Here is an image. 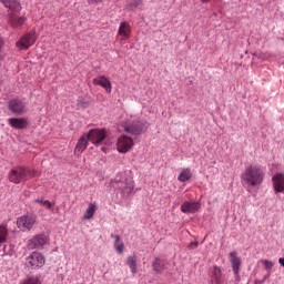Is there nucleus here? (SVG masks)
Here are the masks:
<instances>
[{
	"label": "nucleus",
	"instance_id": "f257e3e1",
	"mask_svg": "<svg viewBox=\"0 0 284 284\" xmlns=\"http://www.w3.org/2000/svg\"><path fill=\"white\" fill-rule=\"evenodd\" d=\"M264 179L265 170H263V166L257 164L246 166L241 175L242 183H244V185H248V187H256L261 185Z\"/></svg>",
	"mask_w": 284,
	"mask_h": 284
},
{
	"label": "nucleus",
	"instance_id": "f03ea898",
	"mask_svg": "<svg viewBox=\"0 0 284 284\" xmlns=\"http://www.w3.org/2000/svg\"><path fill=\"white\" fill-rule=\"evenodd\" d=\"M33 176H37V171H32L26 166H16L8 174L10 183H14L16 185L28 181V179H33Z\"/></svg>",
	"mask_w": 284,
	"mask_h": 284
},
{
	"label": "nucleus",
	"instance_id": "7ed1b4c3",
	"mask_svg": "<svg viewBox=\"0 0 284 284\" xmlns=\"http://www.w3.org/2000/svg\"><path fill=\"white\" fill-rule=\"evenodd\" d=\"M37 225V214L26 213L17 219V227L21 232H30Z\"/></svg>",
	"mask_w": 284,
	"mask_h": 284
},
{
	"label": "nucleus",
	"instance_id": "20e7f679",
	"mask_svg": "<svg viewBox=\"0 0 284 284\" xmlns=\"http://www.w3.org/2000/svg\"><path fill=\"white\" fill-rule=\"evenodd\" d=\"M24 265L29 270H41L45 265V256L34 251L26 258Z\"/></svg>",
	"mask_w": 284,
	"mask_h": 284
},
{
	"label": "nucleus",
	"instance_id": "39448f33",
	"mask_svg": "<svg viewBox=\"0 0 284 284\" xmlns=\"http://www.w3.org/2000/svg\"><path fill=\"white\" fill-rule=\"evenodd\" d=\"M34 43H37V34L34 32H27L19 39L16 47L20 50H29Z\"/></svg>",
	"mask_w": 284,
	"mask_h": 284
},
{
	"label": "nucleus",
	"instance_id": "423d86ee",
	"mask_svg": "<svg viewBox=\"0 0 284 284\" xmlns=\"http://www.w3.org/2000/svg\"><path fill=\"white\" fill-rule=\"evenodd\" d=\"M105 136H108L105 129H93L87 134L88 140L93 143V145H101V143L105 141Z\"/></svg>",
	"mask_w": 284,
	"mask_h": 284
},
{
	"label": "nucleus",
	"instance_id": "0eeeda50",
	"mask_svg": "<svg viewBox=\"0 0 284 284\" xmlns=\"http://www.w3.org/2000/svg\"><path fill=\"white\" fill-rule=\"evenodd\" d=\"M49 240L45 234H38L27 242L28 250H43Z\"/></svg>",
	"mask_w": 284,
	"mask_h": 284
},
{
	"label": "nucleus",
	"instance_id": "6e6552de",
	"mask_svg": "<svg viewBox=\"0 0 284 284\" xmlns=\"http://www.w3.org/2000/svg\"><path fill=\"white\" fill-rule=\"evenodd\" d=\"M8 109L12 114L21 115L28 112V104L20 99H13L9 101Z\"/></svg>",
	"mask_w": 284,
	"mask_h": 284
},
{
	"label": "nucleus",
	"instance_id": "1a4fd4ad",
	"mask_svg": "<svg viewBox=\"0 0 284 284\" xmlns=\"http://www.w3.org/2000/svg\"><path fill=\"white\" fill-rule=\"evenodd\" d=\"M118 152L121 154H126L130 152L131 148H134V140L126 135H121L116 142Z\"/></svg>",
	"mask_w": 284,
	"mask_h": 284
},
{
	"label": "nucleus",
	"instance_id": "9d476101",
	"mask_svg": "<svg viewBox=\"0 0 284 284\" xmlns=\"http://www.w3.org/2000/svg\"><path fill=\"white\" fill-rule=\"evenodd\" d=\"M273 190L275 194H284V174L276 173L272 176Z\"/></svg>",
	"mask_w": 284,
	"mask_h": 284
},
{
	"label": "nucleus",
	"instance_id": "9b49d317",
	"mask_svg": "<svg viewBox=\"0 0 284 284\" xmlns=\"http://www.w3.org/2000/svg\"><path fill=\"white\" fill-rule=\"evenodd\" d=\"M201 210V203L199 202H183L181 205V212L183 214H194Z\"/></svg>",
	"mask_w": 284,
	"mask_h": 284
},
{
	"label": "nucleus",
	"instance_id": "f8f14e48",
	"mask_svg": "<svg viewBox=\"0 0 284 284\" xmlns=\"http://www.w3.org/2000/svg\"><path fill=\"white\" fill-rule=\"evenodd\" d=\"M131 33L132 28L130 27V22H121L118 29V37H121V41H128V39H130Z\"/></svg>",
	"mask_w": 284,
	"mask_h": 284
},
{
	"label": "nucleus",
	"instance_id": "ddd939ff",
	"mask_svg": "<svg viewBox=\"0 0 284 284\" xmlns=\"http://www.w3.org/2000/svg\"><path fill=\"white\" fill-rule=\"evenodd\" d=\"M93 85H100L101 88H104L108 94L112 92V82H110V80L105 75L94 78Z\"/></svg>",
	"mask_w": 284,
	"mask_h": 284
},
{
	"label": "nucleus",
	"instance_id": "4468645a",
	"mask_svg": "<svg viewBox=\"0 0 284 284\" xmlns=\"http://www.w3.org/2000/svg\"><path fill=\"white\" fill-rule=\"evenodd\" d=\"M8 123L14 130H26L28 128V119L26 118H10Z\"/></svg>",
	"mask_w": 284,
	"mask_h": 284
},
{
	"label": "nucleus",
	"instance_id": "2eb2a0df",
	"mask_svg": "<svg viewBox=\"0 0 284 284\" xmlns=\"http://www.w3.org/2000/svg\"><path fill=\"white\" fill-rule=\"evenodd\" d=\"M26 17H18L14 13L9 14V24L11 26V28L19 29L26 23Z\"/></svg>",
	"mask_w": 284,
	"mask_h": 284
},
{
	"label": "nucleus",
	"instance_id": "dca6fc26",
	"mask_svg": "<svg viewBox=\"0 0 284 284\" xmlns=\"http://www.w3.org/2000/svg\"><path fill=\"white\" fill-rule=\"evenodd\" d=\"M229 258L234 274H239V271L241 270V258L239 257V254L236 252H231L229 253Z\"/></svg>",
	"mask_w": 284,
	"mask_h": 284
},
{
	"label": "nucleus",
	"instance_id": "f3484780",
	"mask_svg": "<svg viewBox=\"0 0 284 284\" xmlns=\"http://www.w3.org/2000/svg\"><path fill=\"white\" fill-rule=\"evenodd\" d=\"M0 2L12 12H21V2L18 0H0Z\"/></svg>",
	"mask_w": 284,
	"mask_h": 284
},
{
	"label": "nucleus",
	"instance_id": "a211bd4d",
	"mask_svg": "<svg viewBox=\"0 0 284 284\" xmlns=\"http://www.w3.org/2000/svg\"><path fill=\"white\" fill-rule=\"evenodd\" d=\"M88 141H90V140L88 139V135L83 134V135L79 139V141H78V143H77V146H75V149H74V153H75V154H81V153L85 152V150H87V148H88Z\"/></svg>",
	"mask_w": 284,
	"mask_h": 284
},
{
	"label": "nucleus",
	"instance_id": "6ab92c4d",
	"mask_svg": "<svg viewBox=\"0 0 284 284\" xmlns=\"http://www.w3.org/2000/svg\"><path fill=\"white\" fill-rule=\"evenodd\" d=\"M124 132H130V134H134L135 136H139V134L143 132V124L141 122H135L130 126L124 128Z\"/></svg>",
	"mask_w": 284,
	"mask_h": 284
},
{
	"label": "nucleus",
	"instance_id": "aec40b11",
	"mask_svg": "<svg viewBox=\"0 0 284 284\" xmlns=\"http://www.w3.org/2000/svg\"><path fill=\"white\" fill-rule=\"evenodd\" d=\"M97 213V204L91 203L87 207L83 214V221H90V219H94V214Z\"/></svg>",
	"mask_w": 284,
	"mask_h": 284
},
{
	"label": "nucleus",
	"instance_id": "412c9836",
	"mask_svg": "<svg viewBox=\"0 0 284 284\" xmlns=\"http://www.w3.org/2000/svg\"><path fill=\"white\" fill-rule=\"evenodd\" d=\"M190 179H192V170L182 169L178 176V181H180V183H185V181H190Z\"/></svg>",
	"mask_w": 284,
	"mask_h": 284
},
{
	"label": "nucleus",
	"instance_id": "4be33fe9",
	"mask_svg": "<svg viewBox=\"0 0 284 284\" xmlns=\"http://www.w3.org/2000/svg\"><path fill=\"white\" fill-rule=\"evenodd\" d=\"M120 190H122L123 194H132L134 191V182L133 181H128V182H122L121 185H119Z\"/></svg>",
	"mask_w": 284,
	"mask_h": 284
},
{
	"label": "nucleus",
	"instance_id": "5701e85b",
	"mask_svg": "<svg viewBox=\"0 0 284 284\" xmlns=\"http://www.w3.org/2000/svg\"><path fill=\"white\" fill-rule=\"evenodd\" d=\"M111 239H115L114 247H115L116 252H118L119 254H123L124 244H123V242L121 241V236H120V235L111 234Z\"/></svg>",
	"mask_w": 284,
	"mask_h": 284
},
{
	"label": "nucleus",
	"instance_id": "b1692460",
	"mask_svg": "<svg viewBox=\"0 0 284 284\" xmlns=\"http://www.w3.org/2000/svg\"><path fill=\"white\" fill-rule=\"evenodd\" d=\"M126 265H129L132 274H136V255H130L126 258Z\"/></svg>",
	"mask_w": 284,
	"mask_h": 284
},
{
	"label": "nucleus",
	"instance_id": "393cba45",
	"mask_svg": "<svg viewBox=\"0 0 284 284\" xmlns=\"http://www.w3.org/2000/svg\"><path fill=\"white\" fill-rule=\"evenodd\" d=\"M8 241V225L1 224L0 225V244L6 243Z\"/></svg>",
	"mask_w": 284,
	"mask_h": 284
},
{
	"label": "nucleus",
	"instance_id": "a878e982",
	"mask_svg": "<svg viewBox=\"0 0 284 284\" xmlns=\"http://www.w3.org/2000/svg\"><path fill=\"white\" fill-rule=\"evenodd\" d=\"M152 267L154 272H158V273H160L163 270V263H161V260H159V257L154 258L152 263Z\"/></svg>",
	"mask_w": 284,
	"mask_h": 284
},
{
	"label": "nucleus",
	"instance_id": "bb28decb",
	"mask_svg": "<svg viewBox=\"0 0 284 284\" xmlns=\"http://www.w3.org/2000/svg\"><path fill=\"white\" fill-rule=\"evenodd\" d=\"M142 1L143 0H133L126 4V9L134 10V9L139 8V6H141Z\"/></svg>",
	"mask_w": 284,
	"mask_h": 284
},
{
	"label": "nucleus",
	"instance_id": "cd10ccee",
	"mask_svg": "<svg viewBox=\"0 0 284 284\" xmlns=\"http://www.w3.org/2000/svg\"><path fill=\"white\" fill-rule=\"evenodd\" d=\"M261 263L265 267V270H272V267H274V262L270 260H262Z\"/></svg>",
	"mask_w": 284,
	"mask_h": 284
},
{
	"label": "nucleus",
	"instance_id": "c85d7f7f",
	"mask_svg": "<svg viewBox=\"0 0 284 284\" xmlns=\"http://www.w3.org/2000/svg\"><path fill=\"white\" fill-rule=\"evenodd\" d=\"M254 57H256L257 59H262L263 61H265V59H268L270 58V54L268 53H263L261 51H256L254 53Z\"/></svg>",
	"mask_w": 284,
	"mask_h": 284
},
{
	"label": "nucleus",
	"instance_id": "c756f323",
	"mask_svg": "<svg viewBox=\"0 0 284 284\" xmlns=\"http://www.w3.org/2000/svg\"><path fill=\"white\" fill-rule=\"evenodd\" d=\"M22 284H39V277H27Z\"/></svg>",
	"mask_w": 284,
	"mask_h": 284
},
{
	"label": "nucleus",
	"instance_id": "7c9ffc66",
	"mask_svg": "<svg viewBox=\"0 0 284 284\" xmlns=\"http://www.w3.org/2000/svg\"><path fill=\"white\" fill-rule=\"evenodd\" d=\"M43 207H45L47 210H49V212H52L54 214V204H52V202L48 201L44 202Z\"/></svg>",
	"mask_w": 284,
	"mask_h": 284
},
{
	"label": "nucleus",
	"instance_id": "2f4dec72",
	"mask_svg": "<svg viewBox=\"0 0 284 284\" xmlns=\"http://www.w3.org/2000/svg\"><path fill=\"white\" fill-rule=\"evenodd\" d=\"M48 200H34V203H39V205H44V203H47Z\"/></svg>",
	"mask_w": 284,
	"mask_h": 284
},
{
	"label": "nucleus",
	"instance_id": "473e14b6",
	"mask_svg": "<svg viewBox=\"0 0 284 284\" xmlns=\"http://www.w3.org/2000/svg\"><path fill=\"white\" fill-rule=\"evenodd\" d=\"M190 247H191L192 250L199 247V242H192L191 245H190Z\"/></svg>",
	"mask_w": 284,
	"mask_h": 284
},
{
	"label": "nucleus",
	"instance_id": "72a5a7b5",
	"mask_svg": "<svg viewBox=\"0 0 284 284\" xmlns=\"http://www.w3.org/2000/svg\"><path fill=\"white\" fill-rule=\"evenodd\" d=\"M3 45H6V41H3V38L0 37V52L3 48Z\"/></svg>",
	"mask_w": 284,
	"mask_h": 284
},
{
	"label": "nucleus",
	"instance_id": "f704fd0d",
	"mask_svg": "<svg viewBox=\"0 0 284 284\" xmlns=\"http://www.w3.org/2000/svg\"><path fill=\"white\" fill-rule=\"evenodd\" d=\"M113 183H122V180L120 176H116L114 180H113Z\"/></svg>",
	"mask_w": 284,
	"mask_h": 284
},
{
	"label": "nucleus",
	"instance_id": "c9c22d12",
	"mask_svg": "<svg viewBox=\"0 0 284 284\" xmlns=\"http://www.w3.org/2000/svg\"><path fill=\"white\" fill-rule=\"evenodd\" d=\"M278 263H280V265H282V267H284V257H280Z\"/></svg>",
	"mask_w": 284,
	"mask_h": 284
},
{
	"label": "nucleus",
	"instance_id": "e433bc0d",
	"mask_svg": "<svg viewBox=\"0 0 284 284\" xmlns=\"http://www.w3.org/2000/svg\"><path fill=\"white\" fill-rule=\"evenodd\" d=\"M201 3H210V0H200Z\"/></svg>",
	"mask_w": 284,
	"mask_h": 284
},
{
	"label": "nucleus",
	"instance_id": "4c0bfd02",
	"mask_svg": "<svg viewBox=\"0 0 284 284\" xmlns=\"http://www.w3.org/2000/svg\"><path fill=\"white\" fill-rule=\"evenodd\" d=\"M215 272H219V273H220V272H221V268L216 267V268H215Z\"/></svg>",
	"mask_w": 284,
	"mask_h": 284
}]
</instances>
